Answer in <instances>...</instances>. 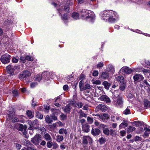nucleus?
I'll list each match as a JSON object with an SVG mask.
<instances>
[{
    "mask_svg": "<svg viewBox=\"0 0 150 150\" xmlns=\"http://www.w3.org/2000/svg\"><path fill=\"white\" fill-rule=\"evenodd\" d=\"M107 109V107L105 105L99 104L96 107V110L98 111L99 110H100L101 111L104 112Z\"/></svg>",
    "mask_w": 150,
    "mask_h": 150,
    "instance_id": "nucleus-10",
    "label": "nucleus"
},
{
    "mask_svg": "<svg viewBox=\"0 0 150 150\" xmlns=\"http://www.w3.org/2000/svg\"><path fill=\"white\" fill-rule=\"evenodd\" d=\"M11 112H10L7 119L9 120H12L13 122H18L19 121V119L14 116V114L13 113H11Z\"/></svg>",
    "mask_w": 150,
    "mask_h": 150,
    "instance_id": "nucleus-6",
    "label": "nucleus"
},
{
    "mask_svg": "<svg viewBox=\"0 0 150 150\" xmlns=\"http://www.w3.org/2000/svg\"><path fill=\"white\" fill-rule=\"evenodd\" d=\"M148 100L147 99L145 100L144 102V107L146 108H147L148 106Z\"/></svg>",
    "mask_w": 150,
    "mask_h": 150,
    "instance_id": "nucleus-51",
    "label": "nucleus"
},
{
    "mask_svg": "<svg viewBox=\"0 0 150 150\" xmlns=\"http://www.w3.org/2000/svg\"><path fill=\"white\" fill-rule=\"evenodd\" d=\"M20 68V65H16L13 66L12 64L9 65L6 67V69L7 72L10 74H14V71L16 70H19Z\"/></svg>",
    "mask_w": 150,
    "mask_h": 150,
    "instance_id": "nucleus-2",
    "label": "nucleus"
},
{
    "mask_svg": "<svg viewBox=\"0 0 150 150\" xmlns=\"http://www.w3.org/2000/svg\"><path fill=\"white\" fill-rule=\"evenodd\" d=\"M142 138L141 137H140L139 136H137L135 137L134 138V140L135 141H137L139 140H141Z\"/></svg>",
    "mask_w": 150,
    "mask_h": 150,
    "instance_id": "nucleus-61",
    "label": "nucleus"
},
{
    "mask_svg": "<svg viewBox=\"0 0 150 150\" xmlns=\"http://www.w3.org/2000/svg\"><path fill=\"white\" fill-rule=\"evenodd\" d=\"M15 127L18 129V130L21 131L26 130L27 128V126L26 125H23L22 124H17L15 126Z\"/></svg>",
    "mask_w": 150,
    "mask_h": 150,
    "instance_id": "nucleus-8",
    "label": "nucleus"
},
{
    "mask_svg": "<svg viewBox=\"0 0 150 150\" xmlns=\"http://www.w3.org/2000/svg\"><path fill=\"white\" fill-rule=\"evenodd\" d=\"M55 115L53 113L50 115V117L52 120H53L55 121L57 120V118Z\"/></svg>",
    "mask_w": 150,
    "mask_h": 150,
    "instance_id": "nucleus-39",
    "label": "nucleus"
},
{
    "mask_svg": "<svg viewBox=\"0 0 150 150\" xmlns=\"http://www.w3.org/2000/svg\"><path fill=\"white\" fill-rule=\"evenodd\" d=\"M99 99L100 100L105 101L107 103H109L110 102V98L106 95H102Z\"/></svg>",
    "mask_w": 150,
    "mask_h": 150,
    "instance_id": "nucleus-15",
    "label": "nucleus"
},
{
    "mask_svg": "<svg viewBox=\"0 0 150 150\" xmlns=\"http://www.w3.org/2000/svg\"><path fill=\"white\" fill-rule=\"evenodd\" d=\"M30 127L28 129L30 130L37 129L38 128L37 125L39 124L38 120L35 119L33 121H30L29 122Z\"/></svg>",
    "mask_w": 150,
    "mask_h": 150,
    "instance_id": "nucleus-4",
    "label": "nucleus"
},
{
    "mask_svg": "<svg viewBox=\"0 0 150 150\" xmlns=\"http://www.w3.org/2000/svg\"><path fill=\"white\" fill-rule=\"evenodd\" d=\"M106 140V139L105 138L101 137L99 139L98 142L101 144L105 143Z\"/></svg>",
    "mask_w": 150,
    "mask_h": 150,
    "instance_id": "nucleus-37",
    "label": "nucleus"
},
{
    "mask_svg": "<svg viewBox=\"0 0 150 150\" xmlns=\"http://www.w3.org/2000/svg\"><path fill=\"white\" fill-rule=\"evenodd\" d=\"M71 106L69 104H68L65 107L64 111V112L68 113H69L70 111Z\"/></svg>",
    "mask_w": 150,
    "mask_h": 150,
    "instance_id": "nucleus-26",
    "label": "nucleus"
},
{
    "mask_svg": "<svg viewBox=\"0 0 150 150\" xmlns=\"http://www.w3.org/2000/svg\"><path fill=\"white\" fill-rule=\"evenodd\" d=\"M123 113L125 115H127L130 114V110L127 108L123 112Z\"/></svg>",
    "mask_w": 150,
    "mask_h": 150,
    "instance_id": "nucleus-50",
    "label": "nucleus"
},
{
    "mask_svg": "<svg viewBox=\"0 0 150 150\" xmlns=\"http://www.w3.org/2000/svg\"><path fill=\"white\" fill-rule=\"evenodd\" d=\"M98 74V72L97 71H94L93 73V75L94 76H97Z\"/></svg>",
    "mask_w": 150,
    "mask_h": 150,
    "instance_id": "nucleus-59",
    "label": "nucleus"
},
{
    "mask_svg": "<svg viewBox=\"0 0 150 150\" xmlns=\"http://www.w3.org/2000/svg\"><path fill=\"white\" fill-rule=\"evenodd\" d=\"M89 12H91L88 10L86 9H82L80 11V13L82 17H86L87 18H91L88 14L89 13Z\"/></svg>",
    "mask_w": 150,
    "mask_h": 150,
    "instance_id": "nucleus-11",
    "label": "nucleus"
},
{
    "mask_svg": "<svg viewBox=\"0 0 150 150\" xmlns=\"http://www.w3.org/2000/svg\"><path fill=\"white\" fill-rule=\"evenodd\" d=\"M103 84L105 88L107 89H109L110 84L106 81H105L103 83Z\"/></svg>",
    "mask_w": 150,
    "mask_h": 150,
    "instance_id": "nucleus-30",
    "label": "nucleus"
},
{
    "mask_svg": "<svg viewBox=\"0 0 150 150\" xmlns=\"http://www.w3.org/2000/svg\"><path fill=\"white\" fill-rule=\"evenodd\" d=\"M38 130H40L41 131H42V132H45L46 130V129L44 128L43 127H40L39 128Z\"/></svg>",
    "mask_w": 150,
    "mask_h": 150,
    "instance_id": "nucleus-60",
    "label": "nucleus"
},
{
    "mask_svg": "<svg viewBox=\"0 0 150 150\" xmlns=\"http://www.w3.org/2000/svg\"><path fill=\"white\" fill-rule=\"evenodd\" d=\"M89 125L87 124H85L82 125L83 130L85 132H88L89 131Z\"/></svg>",
    "mask_w": 150,
    "mask_h": 150,
    "instance_id": "nucleus-17",
    "label": "nucleus"
},
{
    "mask_svg": "<svg viewBox=\"0 0 150 150\" xmlns=\"http://www.w3.org/2000/svg\"><path fill=\"white\" fill-rule=\"evenodd\" d=\"M76 105L79 108H82L83 105L82 103L81 102H79L77 103Z\"/></svg>",
    "mask_w": 150,
    "mask_h": 150,
    "instance_id": "nucleus-57",
    "label": "nucleus"
},
{
    "mask_svg": "<svg viewBox=\"0 0 150 150\" xmlns=\"http://www.w3.org/2000/svg\"><path fill=\"white\" fill-rule=\"evenodd\" d=\"M21 142H22L23 145L26 146H27L30 144L29 141L24 139H21Z\"/></svg>",
    "mask_w": 150,
    "mask_h": 150,
    "instance_id": "nucleus-25",
    "label": "nucleus"
},
{
    "mask_svg": "<svg viewBox=\"0 0 150 150\" xmlns=\"http://www.w3.org/2000/svg\"><path fill=\"white\" fill-rule=\"evenodd\" d=\"M16 144L17 149L18 150H20L21 147V145L17 143Z\"/></svg>",
    "mask_w": 150,
    "mask_h": 150,
    "instance_id": "nucleus-62",
    "label": "nucleus"
},
{
    "mask_svg": "<svg viewBox=\"0 0 150 150\" xmlns=\"http://www.w3.org/2000/svg\"><path fill=\"white\" fill-rule=\"evenodd\" d=\"M100 127L103 128V133L107 135L108 136L109 134L110 131L109 130L107 127V126L102 124H101L100 125Z\"/></svg>",
    "mask_w": 150,
    "mask_h": 150,
    "instance_id": "nucleus-12",
    "label": "nucleus"
},
{
    "mask_svg": "<svg viewBox=\"0 0 150 150\" xmlns=\"http://www.w3.org/2000/svg\"><path fill=\"white\" fill-rule=\"evenodd\" d=\"M108 20L110 22L114 23L116 21V19L112 16H110L108 18Z\"/></svg>",
    "mask_w": 150,
    "mask_h": 150,
    "instance_id": "nucleus-42",
    "label": "nucleus"
},
{
    "mask_svg": "<svg viewBox=\"0 0 150 150\" xmlns=\"http://www.w3.org/2000/svg\"><path fill=\"white\" fill-rule=\"evenodd\" d=\"M42 78V75H37L36 76V80L37 81H40L41 80Z\"/></svg>",
    "mask_w": 150,
    "mask_h": 150,
    "instance_id": "nucleus-44",
    "label": "nucleus"
},
{
    "mask_svg": "<svg viewBox=\"0 0 150 150\" xmlns=\"http://www.w3.org/2000/svg\"><path fill=\"white\" fill-rule=\"evenodd\" d=\"M37 84V83L36 82H33L31 83L30 84V86L31 88L35 87Z\"/></svg>",
    "mask_w": 150,
    "mask_h": 150,
    "instance_id": "nucleus-58",
    "label": "nucleus"
},
{
    "mask_svg": "<svg viewBox=\"0 0 150 150\" xmlns=\"http://www.w3.org/2000/svg\"><path fill=\"white\" fill-rule=\"evenodd\" d=\"M68 15L67 13H64L63 16H62V18L64 20H67V19Z\"/></svg>",
    "mask_w": 150,
    "mask_h": 150,
    "instance_id": "nucleus-55",
    "label": "nucleus"
},
{
    "mask_svg": "<svg viewBox=\"0 0 150 150\" xmlns=\"http://www.w3.org/2000/svg\"><path fill=\"white\" fill-rule=\"evenodd\" d=\"M8 37H6V36H5L4 37H3V38H2V39L1 40V42H2L4 44H5L4 42H5V44H7V41H8Z\"/></svg>",
    "mask_w": 150,
    "mask_h": 150,
    "instance_id": "nucleus-31",
    "label": "nucleus"
},
{
    "mask_svg": "<svg viewBox=\"0 0 150 150\" xmlns=\"http://www.w3.org/2000/svg\"><path fill=\"white\" fill-rule=\"evenodd\" d=\"M60 117L61 120H64L67 119V116L66 115L62 113H61V115H60Z\"/></svg>",
    "mask_w": 150,
    "mask_h": 150,
    "instance_id": "nucleus-46",
    "label": "nucleus"
},
{
    "mask_svg": "<svg viewBox=\"0 0 150 150\" xmlns=\"http://www.w3.org/2000/svg\"><path fill=\"white\" fill-rule=\"evenodd\" d=\"M133 70L131 69H129L128 67H122L120 70V72H124L126 74H129L131 73Z\"/></svg>",
    "mask_w": 150,
    "mask_h": 150,
    "instance_id": "nucleus-9",
    "label": "nucleus"
},
{
    "mask_svg": "<svg viewBox=\"0 0 150 150\" xmlns=\"http://www.w3.org/2000/svg\"><path fill=\"white\" fill-rule=\"evenodd\" d=\"M45 119L46 122L48 124L52 123L53 122V120L51 119L50 116L48 115L46 116Z\"/></svg>",
    "mask_w": 150,
    "mask_h": 150,
    "instance_id": "nucleus-21",
    "label": "nucleus"
},
{
    "mask_svg": "<svg viewBox=\"0 0 150 150\" xmlns=\"http://www.w3.org/2000/svg\"><path fill=\"white\" fill-rule=\"evenodd\" d=\"M13 23V21L11 20H6L4 22V25H10Z\"/></svg>",
    "mask_w": 150,
    "mask_h": 150,
    "instance_id": "nucleus-38",
    "label": "nucleus"
},
{
    "mask_svg": "<svg viewBox=\"0 0 150 150\" xmlns=\"http://www.w3.org/2000/svg\"><path fill=\"white\" fill-rule=\"evenodd\" d=\"M133 123L135 125L137 126L142 125V123L139 121H135Z\"/></svg>",
    "mask_w": 150,
    "mask_h": 150,
    "instance_id": "nucleus-45",
    "label": "nucleus"
},
{
    "mask_svg": "<svg viewBox=\"0 0 150 150\" xmlns=\"http://www.w3.org/2000/svg\"><path fill=\"white\" fill-rule=\"evenodd\" d=\"M26 114L30 118H31L33 117L34 112H32L30 110H28Z\"/></svg>",
    "mask_w": 150,
    "mask_h": 150,
    "instance_id": "nucleus-32",
    "label": "nucleus"
},
{
    "mask_svg": "<svg viewBox=\"0 0 150 150\" xmlns=\"http://www.w3.org/2000/svg\"><path fill=\"white\" fill-rule=\"evenodd\" d=\"M43 137L46 141H52V140L51 136L48 133L45 134Z\"/></svg>",
    "mask_w": 150,
    "mask_h": 150,
    "instance_id": "nucleus-22",
    "label": "nucleus"
},
{
    "mask_svg": "<svg viewBox=\"0 0 150 150\" xmlns=\"http://www.w3.org/2000/svg\"><path fill=\"white\" fill-rule=\"evenodd\" d=\"M42 139V137L40 134H37L32 139L31 141L34 144L38 145Z\"/></svg>",
    "mask_w": 150,
    "mask_h": 150,
    "instance_id": "nucleus-3",
    "label": "nucleus"
},
{
    "mask_svg": "<svg viewBox=\"0 0 150 150\" xmlns=\"http://www.w3.org/2000/svg\"><path fill=\"white\" fill-rule=\"evenodd\" d=\"M36 116L37 118L40 119H42L43 118V115L38 111L36 112Z\"/></svg>",
    "mask_w": 150,
    "mask_h": 150,
    "instance_id": "nucleus-34",
    "label": "nucleus"
},
{
    "mask_svg": "<svg viewBox=\"0 0 150 150\" xmlns=\"http://www.w3.org/2000/svg\"><path fill=\"white\" fill-rule=\"evenodd\" d=\"M120 93L118 90L115 91L112 93V96L115 98H117L118 97Z\"/></svg>",
    "mask_w": 150,
    "mask_h": 150,
    "instance_id": "nucleus-28",
    "label": "nucleus"
},
{
    "mask_svg": "<svg viewBox=\"0 0 150 150\" xmlns=\"http://www.w3.org/2000/svg\"><path fill=\"white\" fill-rule=\"evenodd\" d=\"M109 71L113 73L114 72V68L113 67L111 66L110 67V68L109 69Z\"/></svg>",
    "mask_w": 150,
    "mask_h": 150,
    "instance_id": "nucleus-63",
    "label": "nucleus"
},
{
    "mask_svg": "<svg viewBox=\"0 0 150 150\" xmlns=\"http://www.w3.org/2000/svg\"><path fill=\"white\" fill-rule=\"evenodd\" d=\"M12 93L14 96H18L19 93L17 90H14L12 91Z\"/></svg>",
    "mask_w": 150,
    "mask_h": 150,
    "instance_id": "nucleus-48",
    "label": "nucleus"
},
{
    "mask_svg": "<svg viewBox=\"0 0 150 150\" xmlns=\"http://www.w3.org/2000/svg\"><path fill=\"white\" fill-rule=\"evenodd\" d=\"M133 78L134 81H140L144 79L142 75L137 74L134 76Z\"/></svg>",
    "mask_w": 150,
    "mask_h": 150,
    "instance_id": "nucleus-13",
    "label": "nucleus"
},
{
    "mask_svg": "<svg viewBox=\"0 0 150 150\" xmlns=\"http://www.w3.org/2000/svg\"><path fill=\"white\" fill-rule=\"evenodd\" d=\"M128 125V124L126 123V122L124 120L122 123L120 125L119 127L120 129L122 128L123 125H124L125 127H127Z\"/></svg>",
    "mask_w": 150,
    "mask_h": 150,
    "instance_id": "nucleus-36",
    "label": "nucleus"
},
{
    "mask_svg": "<svg viewBox=\"0 0 150 150\" xmlns=\"http://www.w3.org/2000/svg\"><path fill=\"white\" fill-rule=\"evenodd\" d=\"M63 139V136L61 135H58L57 137V140L58 142L62 141Z\"/></svg>",
    "mask_w": 150,
    "mask_h": 150,
    "instance_id": "nucleus-41",
    "label": "nucleus"
},
{
    "mask_svg": "<svg viewBox=\"0 0 150 150\" xmlns=\"http://www.w3.org/2000/svg\"><path fill=\"white\" fill-rule=\"evenodd\" d=\"M99 118L103 121H106L109 118V115L108 114L104 113L103 115H99Z\"/></svg>",
    "mask_w": 150,
    "mask_h": 150,
    "instance_id": "nucleus-16",
    "label": "nucleus"
},
{
    "mask_svg": "<svg viewBox=\"0 0 150 150\" xmlns=\"http://www.w3.org/2000/svg\"><path fill=\"white\" fill-rule=\"evenodd\" d=\"M125 84L124 82L121 83L120 86V90L121 91L124 90L125 87Z\"/></svg>",
    "mask_w": 150,
    "mask_h": 150,
    "instance_id": "nucleus-40",
    "label": "nucleus"
},
{
    "mask_svg": "<svg viewBox=\"0 0 150 150\" xmlns=\"http://www.w3.org/2000/svg\"><path fill=\"white\" fill-rule=\"evenodd\" d=\"M25 57H21L20 58V62L23 63H25Z\"/></svg>",
    "mask_w": 150,
    "mask_h": 150,
    "instance_id": "nucleus-54",
    "label": "nucleus"
},
{
    "mask_svg": "<svg viewBox=\"0 0 150 150\" xmlns=\"http://www.w3.org/2000/svg\"><path fill=\"white\" fill-rule=\"evenodd\" d=\"M127 97L128 99H131L133 98V95L131 93H129L128 94Z\"/></svg>",
    "mask_w": 150,
    "mask_h": 150,
    "instance_id": "nucleus-64",
    "label": "nucleus"
},
{
    "mask_svg": "<svg viewBox=\"0 0 150 150\" xmlns=\"http://www.w3.org/2000/svg\"><path fill=\"white\" fill-rule=\"evenodd\" d=\"M52 113L56 115H58L60 113L61 111L59 109H57L55 108H52L51 110Z\"/></svg>",
    "mask_w": 150,
    "mask_h": 150,
    "instance_id": "nucleus-20",
    "label": "nucleus"
},
{
    "mask_svg": "<svg viewBox=\"0 0 150 150\" xmlns=\"http://www.w3.org/2000/svg\"><path fill=\"white\" fill-rule=\"evenodd\" d=\"M47 146L49 148H51L53 145V143L52 141H49L47 142Z\"/></svg>",
    "mask_w": 150,
    "mask_h": 150,
    "instance_id": "nucleus-43",
    "label": "nucleus"
},
{
    "mask_svg": "<svg viewBox=\"0 0 150 150\" xmlns=\"http://www.w3.org/2000/svg\"><path fill=\"white\" fill-rule=\"evenodd\" d=\"M25 60L32 61L33 60V58L27 55L25 57Z\"/></svg>",
    "mask_w": 150,
    "mask_h": 150,
    "instance_id": "nucleus-52",
    "label": "nucleus"
},
{
    "mask_svg": "<svg viewBox=\"0 0 150 150\" xmlns=\"http://www.w3.org/2000/svg\"><path fill=\"white\" fill-rule=\"evenodd\" d=\"M23 135L24 137L26 138H28L29 137V135L27 134L26 131L25 130L24 131V132L23 133Z\"/></svg>",
    "mask_w": 150,
    "mask_h": 150,
    "instance_id": "nucleus-53",
    "label": "nucleus"
},
{
    "mask_svg": "<svg viewBox=\"0 0 150 150\" xmlns=\"http://www.w3.org/2000/svg\"><path fill=\"white\" fill-rule=\"evenodd\" d=\"M116 80L119 81L120 83L124 82V78L122 76H120L116 77Z\"/></svg>",
    "mask_w": 150,
    "mask_h": 150,
    "instance_id": "nucleus-24",
    "label": "nucleus"
},
{
    "mask_svg": "<svg viewBox=\"0 0 150 150\" xmlns=\"http://www.w3.org/2000/svg\"><path fill=\"white\" fill-rule=\"evenodd\" d=\"M10 56L9 55H4L1 58V61L4 64L9 63L10 62Z\"/></svg>",
    "mask_w": 150,
    "mask_h": 150,
    "instance_id": "nucleus-5",
    "label": "nucleus"
},
{
    "mask_svg": "<svg viewBox=\"0 0 150 150\" xmlns=\"http://www.w3.org/2000/svg\"><path fill=\"white\" fill-rule=\"evenodd\" d=\"M30 75V73L28 71H24L21 73L19 77L21 79H24L28 77Z\"/></svg>",
    "mask_w": 150,
    "mask_h": 150,
    "instance_id": "nucleus-7",
    "label": "nucleus"
},
{
    "mask_svg": "<svg viewBox=\"0 0 150 150\" xmlns=\"http://www.w3.org/2000/svg\"><path fill=\"white\" fill-rule=\"evenodd\" d=\"M59 133L60 134H63L64 133L65 134H67V131L66 129H64L63 128L60 129L59 131Z\"/></svg>",
    "mask_w": 150,
    "mask_h": 150,
    "instance_id": "nucleus-35",
    "label": "nucleus"
},
{
    "mask_svg": "<svg viewBox=\"0 0 150 150\" xmlns=\"http://www.w3.org/2000/svg\"><path fill=\"white\" fill-rule=\"evenodd\" d=\"M110 135L112 136H115L116 135L115 130L112 129H111L110 131Z\"/></svg>",
    "mask_w": 150,
    "mask_h": 150,
    "instance_id": "nucleus-49",
    "label": "nucleus"
},
{
    "mask_svg": "<svg viewBox=\"0 0 150 150\" xmlns=\"http://www.w3.org/2000/svg\"><path fill=\"white\" fill-rule=\"evenodd\" d=\"M79 14L76 12H74L72 14V17L74 19H77L79 18Z\"/></svg>",
    "mask_w": 150,
    "mask_h": 150,
    "instance_id": "nucleus-27",
    "label": "nucleus"
},
{
    "mask_svg": "<svg viewBox=\"0 0 150 150\" xmlns=\"http://www.w3.org/2000/svg\"><path fill=\"white\" fill-rule=\"evenodd\" d=\"M82 144L83 148L85 150H87L88 148L87 146L88 143L91 144L92 143L93 140L89 136H86L83 137L82 138Z\"/></svg>",
    "mask_w": 150,
    "mask_h": 150,
    "instance_id": "nucleus-1",
    "label": "nucleus"
},
{
    "mask_svg": "<svg viewBox=\"0 0 150 150\" xmlns=\"http://www.w3.org/2000/svg\"><path fill=\"white\" fill-rule=\"evenodd\" d=\"M108 77V73L106 72H103L101 75L100 77L103 79H107Z\"/></svg>",
    "mask_w": 150,
    "mask_h": 150,
    "instance_id": "nucleus-18",
    "label": "nucleus"
},
{
    "mask_svg": "<svg viewBox=\"0 0 150 150\" xmlns=\"http://www.w3.org/2000/svg\"><path fill=\"white\" fill-rule=\"evenodd\" d=\"M120 133L121 136L122 137L125 136L126 134V132L124 130L120 131Z\"/></svg>",
    "mask_w": 150,
    "mask_h": 150,
    "instance_id": "nucleus-56",
    "label": "nucleus"
},
{
    "mask_svg": "<svg viewBox=\"0 0 150 150\" xmlns=\"http://www.w3.org/2000/svg\"><path fill=\"white\" fill-rule=\"evenodd\" d=\"M136 128L132 126H129L127 128V131L128 132H132L134 131L135 129Z\"/></svg>",
    "mask_w": 150,
    "mask_h": 150,
    "instance_id": "nucleus-33",
    "label": "nucleus"
},
{
    "mask_svg": "<svg viewBox=\"0 0 150 150\" xmlns=\"http://www.w3.org/2000/svg\"><path fill=\"white\" fill-rule=\"evenodd\" d=\"M117 104L120 106L122 105L123 101L122 99V97H119L117 100Z\"/></svg>",
    "mask_w": 150,
    "mask_h": 150,
    "instance_id": "nucleus-29",
    "label": "nucleus"
},
{
    "mask_svg": "<svg viewBox=\"0 0 150 150\" xmlns=\"http://www.w3.org/2000/svg\"><path fill=\"white\" fill-rule=\"evenodd\" d=\"M79 113L80 114V115L79 117V118L80 119L83 117H87V114L84 113L82 110H80Z\"/></svg>",
    "mask_w": 150,
    "mask_h": 150,
    "instance_id": "nucleus-23",
    "label": "nucleus"
},
{
    "mask_svg": "<svg viewBox=\"0 0 150 150\" xmlns=\"http://www.w3.org/2000/svg\"><path fill=\"white\" fill-rule=\"evenodd\" d=\"M100 132V129L97 128H93L91 130V133L94 136L98 135Z\"/></svg>",
    "mask_w": 150,
    "mask_h": 150,
    "instance_id": "nucleus-14",
    "label": "nucleus"
},
{
    "mask_svg": "<svg viewBox=\"0 0 150 150\" xmlns=\"http://www.w3.org/2000/svg\"><path fill=\"white\" fill-rule=\"evenodd\" d=\"M87 120L88 122L90 124H91L93 122V118L90 117H87Z\"/></svg>",
    "mask_w": 150,
    "mask_h": 150,
    "instance_id": "nucleus-47",
    "label": "nucleus"
},
{
    "mask_svg": "<svg viewBox=\"0 0 150 150\" xmlns=\"http://www.w3.org/2000/svg\"><path fill=\"white\" fill-rule=\"evenodd\" d=\"M42 78L45 79L47 80H48L50 79L49 74H48L47 72L46 71L43 72L42 74Z\"/></svg>",
    "mask_w": 150,
    "mask_h": 150,
    "instance_id": "nucleus-19",
    "label": "nucleus"
}]
</instances>
